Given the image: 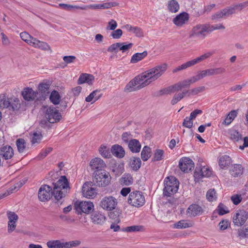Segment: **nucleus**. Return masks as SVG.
Wrapping results in <instances>:
<instances>
[{"instance_id": "f257e3e1", "label": "nucleus", "mask_w": 248, "mask_h": 248, "mask_svg": "<svg viewBox=\"0 0 248 248\" xmlns=\"http://www.w3.org/2000/svg\"><path fill=\"white\" fill-rule=\"evenodd\" d=\"M69 182L65 176H62L54 184L53 190L48 185L42 186L38 191V198L42 202L49 200L53 195L55 199L60 201L70 190Z\"/></svg>"}, {"instance_id": "6e6552de", "label": "nucleus", "mask_w": 248, "mask_h": 248, "mask_svg": "<svg viewBox=\"0 0 248 248\" xmlns=\"http://www.w3.org/2000/svg\"><path fill=\"white\" fill-rule=\"evenodd\" d=\"M248 213L244 210H239L234 213L232 217V222L235 226H242L248 219Z\"/></svg>"}, {"instance_id": "a211bd4d", "label": "nucleus", "mask_w": 248, "mask_h": 248, "mask_svg": "<svg viewBox=\"0 0 248 248\" xmlns=\"http://www.w3.org/2000/svg\"><path fill=\"white\" fill-rule=\"evenodd\" d=\"M189 16L186 13H182L177 15L173 19V23L177 26L181 27L188 20Z\"/></svg>"}, {"instance_id": "a18cd8bd", "label": "nucleus", "mask_w": 248, "mask_h": 248, "mask_svg": "<svg viewBox=\"0 0 248 248\" xmlns=\"http://www.w3.org/2000/svg\"><path fill=\"white\" fill-rule=\"evenodd\" d=\"M20 36L23 41L30 45H31L32 43L33 40L32 39H35V38L30 35L27 32H22L20 33Z\"/></svg>"}, {"instance_id": "20e7f679", "label": "nucleus", "mask_w": 248, "mask_h": 248, "mask_svg": "<svg viewBox=\"0 0 248 248\" xmlns=\"http://www.w3.org/2000/svg\"><path fill=\"white\" fill-rule=\"evenodd\" d=\"M110 179L109 173L105 170L95 171L93 182L99 186H106L109 184Z\"/></svg>"}, {"instance_id": "4be33fe9", "label": "nucleus", "mask_w": 248, "mask_h": 248, "mask_svg": "<svg viewBox=\"0 0 248 248\" xmlns=\"http://www.w3.org/2000/svg\"><path fill=\"white\" fill-rule=\"evenodd\" d=\"M90 166L92 170L96 171H102L101 169L105 166L104 162L100 158H95L90 162Z\"/></svg>"}, {"instance_id": "b1692460", "label": "nucleus", "mask_w": 248, "mask_h": 248, "mask_svg": "<svg viewBox=\"0 0 248 248\" xmlns=\"http://www.w3.org/2000/svg\"><path fill=\"white\" fill-rule=\"evenodd\" d=\"M50 86V82L48 81H44L39 84L38 89L42 96H45L49 93Z\"/></svg>"}, {"instance_id": "2f4dec72", "label": "nucleus", "mask_w": 248, "mask_h": 248, "mask_svg": "<svg viewBox=\"0 0 248 248\" xmlns=\"http://www.w3.org/2000/svg\"><path fill=\"white\" fill-rule=\"evenodd\" d=\"M46 245L49 248H64V242L58 240L48 241Z\"/></svg>"}, {"instance_id": "c9c22d12", "label": "nucleus", "mask_w": 248, "mask_h": 248, "mask_svg": "<svg viewBox=\"0 0 248 248\" xmlns=\"http://www.w3.org/2000/svg\"><path fill=\"white\" fill-rule=\"evenodd\" d=\"M237 111L235 110H232L222 122V124L228 125L230 124L237 115Z\"/></svg>"}, {"instance_id": "aec40b11", "label": "nucleus", "mask_w": 248, "mask_h": 248, "mask_svg": "<svg viewBox=\"0 0 248 248\" xmlns=\"http://www.w3.org/2000/svg\"><path fill=\"white\" fill-rule=\"evenodd\" d=\"M91 219L95 224L102 225L105 222L106 217L104 214L95 211L91 215Z\"/></svg>"}, {"instance_id": "7c9ffc66", "label": "nucleus", "mask_w": 248, "mask_h": 248, "mask_svg": "<svg viewBox=\"0 0 248 248\" xmlns=\"http://www.w3.org/2000/svg\"><path fill=\"white\" fill-rule=\"evenodd\" d=\"M141 161L139 157H133L130 158V165L133 170H138L141 166Z\"/></svg>"}, {"instance_id": "680f3d73", "label": "nucleus", "mask_w": 248, "mask_h": 248, "mask_svg": "<svg viewBox=\"0 0 248 248\" xmlns=\"http://www.w3.org/2000/svg\"><path fill=\"white\" fill-rule=\"evenodd\" d=\"M205 90V88L204 86L198 87L190 90L189 94H191V95H196L200 93L204 92Z\"/></svg>"}, {"instance_id": "bb28decb", "label": "nucleus", "mask_w": 248, "mask_h": 248, "mask_svg": "<svg viewBox=\"0 0 248 248\" xmlns=\"http://www.w3.org/2000/svg\"><path fill=\"white\" fill-rule=\"evenodd\" d=\"M33 41L31 46L34 47L41 49L44 50H48L50 49L49 46L46 42L40 41V40L35 39H32Z\"/></svg>"}, {"instance_id": "bf43d9fd", "label": "nucleus", "mask_w": 248, "mask_h": 248, "mask_svg": "<svg viewBox=\"0 0 248 248\" xmlns=\"http://www.w3.org/2000/svg\"><path fill=\"white\" fill-rule=\"evenodd\" d=\"M201 167H196L194 173V176L196 181H199L204 176L202 171H200Z\"/></svg>"}, {"instance_id": "49530a36", "label": "nucleus", "mask_w": 248, "mask_h": 248, "mask_svg": "<svg viewBox=\"0 0 248 248\" xmlns=\"http://www.w3.org/2000/svg\"><path fill=\"white\" fill-rule=\"evenodd\" d=\"M133 182V179L131 175L129 174H124L121 179L122 184L129 186L131 185Z\"/></svg>"}, {"instance_id": "f704fd0d", "label": "nucleus", "mask_w": 248, "mask_h": 248, "mask_svg": "<svg viewBox=\"0 0 248 248\" xmlns=\"http://www.w3.org/2000/svg\"><path fill=\"white\" fill-rule=\"evenodd\" d=\"M231 163V158L227 155L222 156L219 160L218 164L221 168L228 166Z\"/></svg>"}, {"instance_id": "79ce46f5", "label": "nucleus", "mask_w": 248, "mask_h": 248, "mask_svg": "<svg viewBox=\"0 0 248 248\" xmlns=\"http://www.w3.org/2000/svg\"><path fill=\"white\" fill-rule=\"evenodd\" d=\"M99 151L101 155L105 158H109L111 155L109 148L106 146L101 145L99 149Z\"/></svg>"}, {"instance_id": "603ef678", "label": "nucleus", "mask_w": 248, "mask_h": 248, "mask_svg": "<svg viewBox=\"0 0 248 248\" xmlns=\"http://www.w3.org/2000/svg\"><path fill=\"white\" fill-rule=\"evenodd\" d=\"M206 198L208 201L213 202L217 198L216 192L214 189H209L206 193Z\"/></svg>"}, {"instance_id": "0eeeda50", "label": "nucleus", "mask_w": 248, "mask_h": 248, "mask_svg": "<svg viewBox=\"0 0 248 248\" xmlns=\"http://www.w3.org/2000/svg\"><path fill=\"white\" fill-rule=\"evenodd\" d=\"M45 117L49 123L53 124L59 121L62 116L55 108L50 106L46 109Z\"/></svg>"}, {"instance_id": "39448f33", "label": "nucleus", "mask_w": 248, "mask_h": 248, "mask_svg": "<svg viewBox=\"0 0 248 248\" xmlns=\"http://www.w3.org/2000/svg\"><path fill=\"white\" fill-rule=\"evenodd\" d=\"M167 68L166 63H162L146 71L148 77L152 81H154L161 77L165 72Z\"/></svg>"}, {"instance_id": "393cba45", "label": "nucleus", "mask_w": 248, "mask_h": 248, "mask_svg": "<svg viewBox=\"0 0 248 248\" xmlns=\"http://www.w3.org/2000/svg\"><path fill=\"white\" fill-rule=\"evenodd\" d=\"M94 80V77L88 74H82L79 77L78 83V84H81L84 83H87L89 85H92Z\"/></svg>"}, {"instance_id": "864d4df0", "label": "nucleus", "mask_w": 248, "mask_h": 248, "mask_svg": "<svg viewBox=\"0 0 248 248\" xmlns=\"http://www.w3.org/2000/svg\"><path fill=\"white\" fill-rule=\"evenodd\" d=\"M164 151L161 149L156 150L152 161H156L161 160L163 158Z\"/></svg>"}, {"instance_id": "58836bf2", "label": "nucleus", "mask_w": 248, "mask_h": 248, "mask_svg": "<svg viewBox=\"0 0 248 248\" xmlns=\"http://www.w3.org/2000/svg\"><path fill=\"white\" fill-rule=\"evenodd\" d=\"M49 99L53 104L58 105L60 103V95L57 91H53L50 94Z\"/></svg>"}, {"instance_id": "4d7b16f0", "label": "nucleus", "mask_w": 248, "mask_h": 248, "mask_svg": "<svg viewBox=\"0 0 248 248\" xmlns=\"http://www.w3.org/2000/svg\"><path fill=\"white\" fill-rule=\"evenodd\" d=\"M231 139L234 141H238L242 140V137L237 131H232L230 135Z\"/></svg>"}, {"instance_id": "1a4fd4ad", "label": "nucleus", "mask_w": 248, "mask_h": 248, "mask_svg": "<svg viewBox=\"0 0 248 248\" xmlns=\"http://www.w3.org/2000/svg\"><path fill=\"white\" fill-rule=\"evenodd\" d=\"M117 204V201L112 196H106L100 202V206L107 211H112L114 209Z\"/></svg>"}, {"instance_id": "ea45409f", "label": "nucleus", "mask_w": 248, "mask_h": 248, "mask_svg": "<svg viewBox=\"0 0 248 248\" xmlns=\"http://www.w3.org/2000/svg\"><path fill=\"white\" fill-rule=\"evenodd\" d=\"M9 98L4 94H0V108H6L9 106Z\"/></svg>"}, {"instance_id": "412c9836", "label": "nucleus", "mask_w": 248, "mask_h": 248, "mask_svg": "<svg viewBox=\"0 0 248 248\" xmlns=\"http://www.w3.org/2000/svg\"><path fill=\"white\" fill-rule=\"evenodd\" d=\"M128 147L133 153H138L140 152L141 146L138 140L133 139L129 140Z\"/></svg>"}, {"instance_id": "c756f323", "label": "nucleus", "mask_w": 248, "mask_h": 248, "mask_svg": "<svg viewBox=\"0 0 248 248\" xmlns=\"http://www.w3.org/2000/svg\"><path fill=\"white\" fill-rule=\"evenodd\" d=\"M138 90H140V89H139V86L134 78L130 80L126 85L124 89V91L126 92H131Z\"/></svg>"}, {"instance_id": "2eb2a0df", "label": "nucleus", "mask_w": 248, "mask_h": 248, "mask_svg": "<svg viewBox=\"0 0 248 248\" xmlns=\"http://www.w3.org/2000/svg\"><path fill=\"white\" fill-rule=\"evenodd\" d=\"M7 215L9 219L8 227V232H12L16 227V222L18 219V216L14 212L7 211Z\"/></svg>"}, {"instance_id": "9b49d317", "label": "nucleus", "mask_w": 248, "mask_h": 248, "mask_svg": "<svg viewBox=\"0 0 248 248\" xmlns=\"http://www.w3.org/2000/svg\"><path fill=\"white\" fill-rule=\"evenodd\" d=\"M134 79L140 89L149 85L152 82L146 71L136 76Z\"/></svg>"}, {"instance_id": "4c0bfd02", "label": "nucleus", "mask_w": 248, "mask_h": 248, "mask_svg": "<svg viewBox=\"0 0 248 248\" xmlns=\"http://www.w3.org/2000/svg\"><path fill=\"white\" fill-rule=\"evenodd\" d=\"M192 226V223L190 221L181 220L174 224V228L177 229L186 228Z\"/></svg>"}, {"instance_id": "3c124183", "label": "nucleus", "mask_w": 248, "mask_h": 248, "mask_svg": "<svg viewBox=\"0 0 248 248\" xmlns=\"http://www.w3.org/2000/svg\"><path fill=\"white\" fill-rule=\"evenodd\" d=\"M42 138V135L40 132H34L32 134L31 140L32 144L38 143L40 142Z\"/></svg>"}, {"instance_id": "338daca9", "label": "nucleus", "mask_w": 248, "mask_h": 248, "mask_svg": "<svg viewBox=\"0 0 248 248\" xmlns=\"http://www.w3.org/2000/svg\"><path fill=\"white\" fill-rule=\"evenodd\" d=\"M179 83L180 84V85L182 89L186 87H188L191 84H193L191 78L180 81Z\"/></svg>"}, {"instance_id": "dca6fc26", "label": "nucleus", "mask_w": 248, "mask_h": 248, "mask_svg": "<svg viewBox=\"0 0 248 248\" xmlns=\"http://www.w3.org/2000/svg\"><path fill=\"white\" fill-rule=\"evenodd\" d=\"M14 155V150L9 145L3 146L0 148V156L5 160L12 158Z\"/></svg>"}, {"instance_id": "5fc2aeb1", "label": "nucleus", "mask_w": 248, "mask_h": 248, "mask_svg": "<svg viewBox=\"0 0 248 248\" xmlns=\"http://www.w3.org/2000/svg\"><path fill=\"white\" fill-rule=\"evenodd\" d=\"M81 244L79 240H74L67 242H64V248H71L79 246Z\"/></svg>"}, {"instance_id": "a878e982", "label": "nucleus", "mask_w": 248, "mask_h": 248, "mask_svg": "<svg viewBox=\"0 0 248 248\" xmlns=\"http://www.w3.org/2000/svg\"><path fill=\"white\" fill-rule=\"evenodd\" d=\"M111 151L114 156L120 158H123L125 155V151L123 147L118 144L113 145Z\"/></svg>"}, {"instance_id": "c85d7f7f", "label": "nucleus", "mask_w": 248, "mask_h": 248, "mask_svg": "<svg viewBox=\"0 0 248 248\" xmlns=\"http://www.w3.org/2000/svg\"><path fill=\"white\" fill-rule=\"evenodd\" d=\"M147 55V52L144 51L142 53H137L134 54L131 57L130 62L135 63L142 60Z\"/></svg>"}, {"instance_id": "052dcab7", "label": "nucleus", "mask_w": 248, "mask_h": 248, "mask_svg": "<svg viewBox=\"0 0 248 248\" xmlns=\"http://www.w3.org/2000/svg\"><path fill=\"white\" fill-rule=\"evenodd\" d=\"M218 214L223 215L229 212L228 208L222 203H220L217 207Z\"/></svg>"}, {"instance_id": "c03bdc74", "label": "nucleus", "mask_w": 248, "mask_h": 248, "mask_svg": "<svg viewBox=\"0 0 248 248\" xmlns=\"http://www.w3.org/2000/svg\"><path fill=\"white\" fill-rule=\"evenodd\" d=\"M16 146L18 151L19 153H23L26 148V142L23 139H18L16 141Z\"/></svg>"}, {"instance_id": "4468645a", "label": "nucleus", "mask_w": 248, "mask_h": 248, "mask_svg": "<svg viewBox=\"0 0 248 248\" xmlns=\"http://www.w3.org/2000/svg\"><path fill=\"white\" fill-rule=\"evenodd\" d=\"M186 212L188 217H195L202 215L203 210L199 204H192L188 207Z\"/></svg>"}, {"instance_id": "423d86ee", "label": "nucleus", "mask_w": 248, "mask_h": 248, "mask_svg": "<svg viewBox=\"0 0 248 248\" xmlns=\"http://www.w3.org/2000/svg\"><path fill=\"white\" fill-rule=\"evenodd\" d=\"M208 27L207 24H199L193 27L190 31V37H198L204 38L206 32H208Z\"/></svg>"}, {"instance_id": "e433bc0d", "label": "nucleus", "mask_w": 248, "mask_h": 248, "mask_svg": "<svg viewBox=\"0 0 248 248\" xmlns=\"http://www.w3.org/2000/svg\"><path fill=\"white\" fill-rule=\"evenodd\" d=\"M168 10L171 13H176L179 9V5L175 0H171L168 3Z\"/></svg>"}, {"instance_id": "473e14b6", "label": "nucleus", "mask_w": 248, "mask_h": 248, "mask_svg": "<svg viewBox=\"0 0 248 248\" xmlns=\"http://www.w3.org/2000/svg\"><path fill=\"white\" fill-rule=\"evenodd\" d=\"M100 91L95 90L92 92L85 99L86 101L91 102L94 99L93 102L98 100L101 96V94H98Z\"/></svg>"}, {"instance_id": "09e8293b", "label": "nucleus", "mask_w": 248, "mask_h": 248, "mask_svg": "<svg viewBox=\"0 0 248 248\" xmlns=\"http://www.w3.org/2000/svg\"><path fill=\"white\" fill-rule=\"evenodd\" d=\"M205 77V76L204 75V71L203 70H202L198 72L195 76H193L190 78L192 80L193 83H194L201 80L203 78Z\"/></svg>"}, {"instance_id": "774afa93", "label": "nucleus", "mask_w": 248, "mask_h": 248, "mask_svg": "<svg viewBox=\"0 0 248 248\" xmlns=\"http://www.w3.org/2000/svg\"><path fill=\"white\" fill-rule=\"evenodd\" d=\"M200 171H202L203 174V176L208 177L210 176L212 174L211 170L205 166H203L201 167Z\"/></svg>"}, {"instance_id": "0e129e2a", "label": "nucleus", "mask_w": 248, "mask_h": 248, "mask_svg": "<svg viewBox=\"0 0 248 248\" xmlns=\"http://www.w3.org/2000/svg\"><path fill=\"white\" fill-rule=\"evenodd\" d=\"M193 121L189 117H186L183 123V125L186 128H191L193 127Z\"/></svg>"}, {"instance_id": "a19ab883", "label": "nucleus", "mask_w": 248, "mask_h": 248, "mask_svg": "<svg viewBox=\"0 0 248 248\" xmlns=\"http://www.w3.org/2000/svg\"><path fill=\"white\" fill-rule=\"evenodd\" d=\"M212 54H213V53L212 52H207V53L200 56L199 57H197V58H196L195 59L192 60L191 61L192 62L193 65L202 62V61H204V60H205L206 59H208Z\"/></svg>"}, {"instance_id": "e2e57ef3", "label": "nucleus", "mask_w": 248, "mask_h": 248, "mask_svg": "<svg viewBox=\"0 0 248 248\" xmlns=\"http://www.w3.org/2000/svg\"><path fill=\"white\" fill-rule=\"evenodd\" d=\"M184 98L183 96V94H182L180 93H175L171 101V104L172 105H174L177 103L179 101H180L181 99H182Z\"/></svg>"}, {"instance_id": "f03ea898", "label": "nucleus", "mask_w": 248, "mask_h": 248, "mask_svg": "<svg viewBox=\"0 0 248 248\" xmlns=\"http://www.w3.org/2000/svg\"><path fill=\"white\" fill-rule=\"evenodd\" d=\"M179 185V181L175 177L172 176L167 177L164 180V195L167 197L173 195L177 191Z\"/></svg>"}, {"instance_id": "13d9d810", "label": "nucleus", "mask_w": 248, "mask_h": 248, "mask_svg": "<svg viewBox=\"0 0 248 248\" xmlns=\"http://www.w3.org/2000/svg\"><path fill=\"white\" fill-rule=\"evenodd\" d=\"M52 148L47 147L45 149H43L39 154L38 157L40 159H43L48 155L52 151Z\"/></svg>"}, {"instance_id": "cd10ccee", "label": "nucleus", "mask_w": 248, "mask_h": 248, "mask_svg": "<svg viewBox=\"0 0 248 248\" xmlns=\"http://www.w3.org/2000/svg\"><path fill=\"white\" fill-rule=\"evenodd\" d=\"M243 170V168L240 164H235L231 167L230 172L232 176L236 177L240 176Z\"/></svg>"}, {"instance_id": "9d476101", "label": "nucleus", "mask_w": 248, "mask_h": 248, "mask_svg": "<svg viewBox=\"0 0 248 248\" xmlns=\"http://www.w3.org/2000/svg\"><path fill=\"white\" fill-rule=\"evenodd\" d=\"M75 207L78 214L84 213L89 214L93 210L94 205L90 201H82L78 203L77 202L75 204Z\"/></svg>"}, {"instance_id": "72a5a7b5", "label": "nucleus", "mask_w": 248, "mask_h": 248, "mask_svg": "<svg viewBox=\"0 0 248 248\" xmlns=\"http://www.w3.org/2000/svg\"><path fill=\"white\" fill-rule=\"evenodd\" d=\"M151 156V149L147 146H145L141 153V157L143 161H147Z\"/></svg>"}, {"instance_id": "f3484780", "label": "nucleus", "mask_w": 248, "mask_h": 248, "mask_svg": "<svg viewBox=\"0 0 248 248\" xmlns=\"http://www.w3.org/2000/svg\"><path fill=\"white\" fill-rule=\"evenodd\" d=\"M233 13H234V9L228 7L215 13L212 16V19H218L219 18H224L231 16Z\"/></svg>"}, {"instance_id": "69168bd1", "label": "nucleus", "mask_w": 248, "mask_h": 248, "mask_svg": "<svg viewBox=\"0 0 248 248\" xmlns=\"http://www.w3.org/2000/svg\"><path fill=\"white\" fill-rule=\"evenodd\" d=\"M122 139L124 143L128 144L129 140H133L132 135L130 133L124 132L122 135Z\"/></svg>"}, {"instance_id": "f8f14e48", "label": "nucleus", "mask_w": 248, "mask_h": 248, "mask_svg": "<svg viewBox=\"0 0 248 248\" xmlns=\"http://www.w3.org/2000/svg\"><path fill=\"white\" fill-rule=\"evenodd\" d=\"M179 167L182 171L188 172L194 168V163L189 157H185L180 159Z\"/></svg>"}, {"instance_id": "8fccbe9b", "label": "nucleus", "mask_w": 248, "mask_h": 248, "mask_svg": "<svg viewBox=\"0 0 248 248\" xmlns=\"http://www.w3.org/2000/svg\"><path fill=\"white\" fill-rule=\"evenodd\" d=\"M142 229V226L139 225H134L131 226L127 227L122 229L123 232H139Z\"/></svg>"}, {"instance_id": "ddd939ff", "label": "nucleus", "mask_w": 248, "mask_h": 248, "mask_svg": "<svg viewBox=\"0 0 248 248\" xmlns=\"http://www.w3.org/2000/svg\"><path fill=\"white\" fill-rule=\"evenodd\" d=\"M92 182H86L82 186V192L84 197L88 199H92L95 197L97 192L96 189L92 187Z\"/></svg>"}, {"instance_id": "37998d69", "label": "nucleus", "mask_w": 248, "mask_h": 248, "mask_svg": "<svg viewBox=\"0 0 248 248\" xmlns=\"http://www.w3.org/2000/svg\"><path fill=\"white\" fill-rule=\"evenodd\" d=\"M237 233L238 235L241 238L248 237V221L242 228L238 230Z\"/></svg>"}, {"instance_id": "7ed1b4c3", "label": "nucleus", "mask_w": 248, "mask_h": 248, "mask_svg": "<svg viewBox=\"0 0 248 248\" xmlns=\"http://www.w3.org/2000/svg\"><path fill=\"white\" fill-rule=\"evenodd\" d=\"M127 202L130 205L139 208L144 204L145 199L142 192L135 191L129 194Z\"/></svg>"}, {"instance_id": "6e6d98bb", "label": "nucleus", "mask_w": 248, "mask_h": 248, "mask_svg": "<svg viewBox=\"0 0 248 248\" xmlns=\"http://www.w3.org/2000/svg\"><path fill=\"white\" fill-rule=\"evenodd\" d=\"M230 225V222L228 219H223L221 220L219 224L218 227L219 230L221 231L226 230Z\"/></svg>"}, {"instance_id": "de8ad7c7", "label": "nucleus", "mask_w": 248, "mask_h": 248, "mask_svg": "<svg viewBox=\"0 0 248 248\" xmlns=\"http://www.w3.org/2000/svg\"><path fill=\"white\" fill-rule=\"evenodd\" d=\"M193 65V64L192 62V61L191 60V61H189L188 62H186L185 63H183L181 65H180V66L177 67L176 68H174L172 70V72L173 73H176V72H178V71H179L180 70L186 69L187 68L191 67V66H192Z\"/></svg>"}, {"instance_id": "5701e85b", "label": "nucleus", "mask_w": 248, "mask_h": 248, "mask_svg": "<svg viewBox=\"0 0 248 248\" xmlns=\"http://www.w3.org/2000/svg\"><path fill=\"white\" fill-rule=\"evenodd\" d=\"M9 105L6 108L10 110H17L20 107V100L17 97L12 96L9 98Z\"/></svg>"}, {"instance_id": "6ab92c4d", "label": "nucleus", "mask_w": 248, "mask_h": 248, "mask_svg": "<svg viewBox=\"0 0 248 248\" xmlns=\"http://www.w3.org/2000/svg\"><path fill=\"white\" fill-rule=\"evenodd\" d=\"M37 93L31 88H25L24 90L21 92V94L24 100L31 101L35 99L36 97Z\"/></svg>"}]
</instances>
